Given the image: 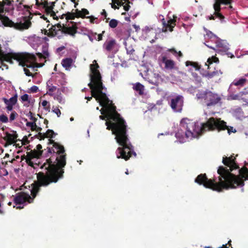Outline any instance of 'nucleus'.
<instances>
[{"mask_svg": "<svg viewBox=\"0 0 248 248\" xmlns=\"http://www.w3.org/2000/svg\"><path fill=\"white\" fill-rule=\"evenodd\" d=\"M49 15H50L51 16L53 17L54 19H58V17L56 16L55 13L53 11H52L51 13H49Z\"/></svg>", "mask_w": 248, "mask_h": 248, "instance_id": "4d7b16f0", "label": "nucleus"}, {"mask_svg": "<svg viewBox=\"0 0 248 248\" xmlns=\"http://www.w3.org/2000/svg\"><path fill=\"white\" fill-rule=\"evenodd\" d=\"M123 0H117V5L119 7V6H124V4L125 2L123 1Z\"/></svg>", "mask_w": 248, "mask_h": 248, "instance_id": "5fc2aeb1", "label": "nucleus"}, {"mask_svg": "<svg viewBox=\"0 0 248 248\" xmlns=\"http://www.w3.org/2000/svg\"><path fill=\"white\" fill-rule=\"evenodd\" d=\"M128 4H126L124 5V9L125 11H128L130 7V6L129 5V3L130 2L128 1Z\"/></svg>", "mask_w": 248, "mask_h": 248, "instance_id": "864d4df0", "label": "nucleus"}, {"mask_svg": "<svg viewBox=\"0 0 248 248\" xmlns=\"http://www.w3.org/2000/svg\"><path fill=\"white\" fill-rule=\"evenodd\" d=\"M17 116L18 114L15 111H13L10 115V121H14Z\"/></svg>", "mask_w": 248, "mask_h": 248, "instance_id": "ea45409f", "label": "nucleus"}, {"mask_svg": "<svg viewBox=\"0 0 248 248\" xmlns=\"http://www.w3.org/2000/svg\"><path fill=\"white\" fill-rule=\"evenodd\" d=\"M63 16H65V18L67 20H73L74 19L75 17H77V12L76 11L75 13L68 12Z\"/></svg>", "mask_w": 248, "mask_h": 248, "instance_id": "c756f323", "label": "nucleus"}, {"mask_svg": "<svg viewBox=\"0 0 248 248\" xmlns=\"http://www.w3.org/2000/svg\"><path fill=\"white\" fill-rule=\"evenodd\" d=\"M206 35L211 39L214 38V41L215 40V37H217L210 31H207Z\"/></svg>", "mask_w": 248, "mask_h": 248, "instance_id": "a18cd8bd", "label": "nucleus"}, {"mask_svg": "<svg viewBox=\"0 0 248 248\" xmlns=\"http://www.w3.org/2000/svg\"><path fill=\"white\" fill-rule=\"evenodd\" d=\"M161 62L165 64V68L167 69H172L174 67L175 62L173 60H168L165 55L161 56Z\"/></svg>", "mask_w": 248, "mask_h": 248, "instance_id": "a211bd4d", "label": "nucleus"}, {"mask_svg": "<svg viewBox=\"0 0 248 248\" xmlns=\"http://www.w3.org/2000/svg\"><path fill=\"white\" fill-rule=\"evenodd\" d=\"M41 32L50 38H53L56 36L57 37L58 35V33L56 32L52 31L51 28H50L48 30H41Z\"/></svg>", "mask_w": 248, "mask_h": 248, "instance_id": "b1692460", "label": "nucleus"}, {"mask_svg": "<svg viewBox=\"0 0 248 248\" xmlns=\"http://www.w3.org/2000/svg\"><path fill=\"white\" fill-rule=\"evenodd\" d=\"M101 15L104 17L105 19H106V22H108L109 20V18L107 17L108 14L105 9L102 10Z\"/></svg>", "mask_w": 248, "mask_h": 248, "instance_id": "a19ab883", "label": "nucleus"}, {"mask_svg": "<svg viewBox=\"0 0 248 248\" xmlns=\"http://www.w3.org/2000/svg\"><path fill=\"white\" fill-rule=\"evenodd\" d=\"M126 49L127 50V53L129 54H132L135 51L134 49L132 48H128L127 47H126Z\"/></svg>", "mask_w": 248, "mask_h": 248, "instance_id": "603ef678", "label": "nucleus"}, {"mask_svg": "<svg viewBox=\"0 0 248 248\" xmlns=\"http://www.w3.org/2000/svg\"><path fill=\"white\" fill-rule=\"evenodd\" d=\"M36 5L38 7H42V8L46 7L48 4V2L46 0H35Z\"/></svg>", "mask_w": 248, "mask_h": 248, "instance_id": "2f4dec72", "label": "nucleus"}, {"mask_svg": "<svg viewBox=\"0 0 248 248\" xmlns=\"http://www.w3.org/2000/svg\"><path fill=\"white\" fill-rule=\"evenodd\" d=\"M25 121H27V119H26ZM36 122H27L26 125L28 127H31V131H34L35 129V128L36 127V124L35 123Z\"/></svg>", "mask_w": 248, "mask_h": 248, "instance_id": "f704fd0d", "label": "nucleus"}, {"mask_svg": "<svg viewBox=\"0 0 248 248\" xmlns=\"http://www.w3.org/2000/svg\"><path fill=\"white\" fill-rule=\"evenodd\" d=\"M57 100L59 101V102H61L62 101V97L61 96L58 95L56 97Z\"/></svg>", "mask_w": 248, "mask_h": 248, "instance_id": "774afa93", "label": "nucleus"}, {"mask_svg": "<svg viewBox=\"0 0 248 248\" xmlns=\"http://www.w3.org/2000/svg\"><path fill=\"white\" fill-rule=\"evenodd\" d=\"M42 146L39 144L36 146V149L31 150L30 152H27V155L22 156V159H23V157H25L26 160V162L30 165V166H33V163L31 161V159L32 158H39L41 155H43L44 150H42Z\"/></svg>", "mask_w": 248, "mask_h": 248, "instance_id": "9b49d317", "label": "nucleus"}, {"mask_svg": "<svg viewBox=\"0 0 248 248\" xmlns=\"http://www.w3.org/2000/svg\"><path fill=\"white\" fill-rule=\"evenodd\" d=\"M21 99L23 102L28 101L29 100V95L27 94H24L21 96Z\"/></svg>", "mask_w": 248, "mask_h": 248, "instance_id": "49530a36", "label": "nucleus"}, {"mask_svg": "<svg viewBox=\"0 0 248 248\" xmlns=\"http://www.w3.org/2000/svg\"><path fill=\"white\" fill-rule=\"evenodd\" d=\"M248 94V91L245 89L243 91L239 92L238 94L234 95L232 98L235 100L244 99V95Z\"/></svg>", "mask_w": 248, "mask_h": 248, "instance_id": "a878e982", "label": "nucleus"}, {"mask_svg": "<svg viewBox=\"0 0 248 248\" xmlns=\"http://www.w3.org/2000/svg\"><path fill=\"white\" fill-rule=\"evenodd\" d=\"M54 6V3L51 2V5H48V3L46 5V7H43V8L45 9L46 13L47 15H49V13H51L52 11H53V9Z\"/></svg>", "mask_w": 248, "mask_h": 248, "instance_id": "7c9ffc66", "label": "nucleus"}, {"mask_svg": "<svg viewBox=\"0 0 248 248\" xmlns=\"http://www.w3.org/2000/svg\"><path fill=\"white\" fill-rule=\"evenodd\" d=\"M87 18H89L90 19V21L91 23L92 24H93L94 23V20L97 19L96 17H94L93 16H87L86 17Z\"/></svg>", "mask_w": 248, "mask_h": 248, "instance_id": "09e8293b", "label": "nucleus"}, {"mask_svg": "<svg viewBox=\"0 0 248 248\" xmlns=\"http://www.w3.org/2000/svg\"><path fill=\"white\" fill-rule=\"evenodd\" d=\"M63 26H64V25L62 26L60 23H57L54 25H52L51 27V29L52 31L59 33V32H58L59 31H62Z\"/></svg>", "mask_w": 248, "mask_h": 248, "instance_id": "cd10ccee", "label": "nucleus"}, {"mask_svg": "<svg viewBox=\"0 0 248 248\" xmlns=\"http://www.w3.org/2000/svg\"><path fill=\"white\" fill-rule=\"evenodd\" d=\"M219 182H216L215 179H208L205 173H201L198 175L195 179V182L200 185H202L205 187L211 189L217 192H221L223 189H231L230 185L226 183L223 179L218 177Z\"/></svg>", "mask_w": 248, "mask_h": 248, "instance_id": "0eeeda50", "label": "nucleus"}, {"mask_svg": "<svg viewBox=\"0 0 248 248\" xmlns=\"http://www.w3.org/2000/svg\"><path fill=\"white\" fill-rule=\"evenodd\" d=\"M1 57L3 61L10 63H13V60H15L19 62V65L23 67L26 66L27 68H34V62L36 60L34 55L28 53H9L2 54Z\"/></svg>", "mask_w": 248, "mask_h": 248, "instance_id": "423d86ee", "label": "nucleus"}, {"mask_svg": "<svg viewBox=\"0 0 248 248\" xmlns=\"http://www.w3.org/2000/svg\"><path fill=\"white\" fill-rule=\"evenodd\" d=\"M17 95H15L13 97H11L9 100H8V101H9V104H11L12 105H15L16 102H17Z\"/></svg>", "mask_w": 248, "mask_h": 248, "instance_id": "4c0bfd02", "label": "nucleus"}, {"mask_svg": "<svg viewBox=\"0 0 248 248\" xmlns=\"http://www.w3.org/2000/svg\"><path fill=\"white\" fill-rule=\"evenodd\" d=\"M35 130L39 133L42 130V128L36 125Z\"/></svg>", "mask_w": 248, "mask_h": 248, "instance_id": "0e129e2a", "label": "nucleus"}, {"mask_svg": "<svg viewBox=\"0 0 248 248\" xmlns=\"http://www.w3.org/2000/svg\"><path fill=\"white\" fill-rule=\"evenodd\" d=\"M73 63V60L71 58H67L64 59L62 61V66L67 69L71 67Z\"/></svg>", "mask_w": 248, "mask_h": 248, "instance_id": "393cba45", "label": "nucleus"}, {"mask_svg": "<svg viewBox=\"0 0 248 248\" xmlns=\"http://www.w3.org/2000/svg\"><path fill=\"white\" fill-rule=\"evenodd\" d=\"M180 126V129L175 134L177 138L184 139L186 137L192 139L196 137L200 131L202 132L201 127H199L195 122L186 118L182 119Z\"/></svg>", "mask_w": 248, "mask_h": 248, "instance_id": "39448f33", "label": "nucleus"}, {"mask_svg": "<svg viewBox=\"0 0 248 248\" xmlns=\"http://www.w3.org/2000/svg\"><path fill=\"white\" fill-rule=\"evenodd\" d=\"M91 82L88 84L92 89V96L96 99L100 105L106 108L105 115H100L99 118L108 121L105 124L108 130H111L112 134L115 135L117 142L121 146L117 148L116 154L117 158H122L128 160L136 153L134 151V147L130 143L127 134L126 123L121 115L116 111V107L110 100L106 93L103 92L106 88L103 86L101 76L97 69L98 64H91Z\"/></svg>", "mask_w": 248, "mask_h": 248, "instance_id": "f257e3e1", "label": "nucleus"}, {"mask_svg": "<svg viewBox=\"0 0 248 248\" xmlns=\"http://www.w3.org/2000/svg\"><path fill=\"white\" fill-rule=\"evenodd\" d=\"M222 74V73L220 71V70H216L213 72H207L206 74V77H208V78H212L214 77L219 76L220 74Z\"/></svg>", "mask_w": 248, "mask_h": 248, "instance_id": "c85d7f7f", "label": "nucleus"}, {"mask_svg": "<svg viewBox=\"0 0 248 248\" xmlns=\"http://www.w3.org/2000/svg\"><path fill=\"white\" fill-rule=\"evenodd\" d=\"M28 116H30V119L32 120L33 122H36L37 120V118L32 116V113L31 111H30L29 115Z\"/></svg>", "mask_w": 248, "mask_h": 248, "instance_id": "6e6d98bb", "label": "nucleus"}, {"mask_svg": "<svg viewBox=\"0 0 248 248\" xmlns=\"http://www.w3.org/2000/svg\"><path fill=\"white\" fill-rule=\"evenodd\" d=\"M57 135V134L55 133L53 130L48 129L45 133H42L41 132L38 133V138L40 140H42L46 138H52Z\"/></svg>", "mask_w": 248, "mask_h": 248, "instance_id": "6ab92c4d", "label": "nucleus"}, {"mask_svg": "<svg viewBox=\"0 0 248 248\" xmlns=\"http://www.w3.org/2000/svg\"><path fill=\"white\" fill-rule=\"evenodd\" d=\"M196 97L198 99L203 100L208 107L216 105L221 99L218 94L207 90L199 91Z\"/></svg>", "mask_w": 248, "mask_h": 248, "instance_id": "1a4fd4ad", "label": "nucleus"}, {"mask_svg": "<svg viewBox=\"0 0 248 248\" xmlns=\"http://www.w3.org/2000/svg\"><path fill=\"white\" fill-rule=\"evenodd\" d=\"M227 128L226 122L220 118L211 117L205 123H203L201 130L202 132L207 131H215L218 132L225 130Z\"/></svg>", "mask_w": 248, "mask_h": 248, "instance_id": "6e6552de", "label": "nucleus"}, {"mask_svg": "<svg viewBox=\"0 0 248 248\" xmlns=\"http://www.w3.org/2000/svg\"><path fill=\"white\" fill-rule=\"evenodd\" d=\"M218 62V59L215 56H213L211 58H209L207 61V62L208 63V68H209V65L212 64L213 62Z\"/></svg>", "mask_w": 248, "mask_h": 248, "instance_id": "72a5a7b5", "label": "nucleus"}, {"mask_svg": "<svg viewBox=\"0 0 248 248\" xmlns=\"http://www.w3.org/2000/svg\"><path fill=\"white\" fill-rule=\"evenodd\" d=\"M53 112L56 114L57 116L59 117L61 114V112L58 108H56L52 110Z\"/></svg>", "mask_w": 248, "mask_h": 248, "instance_id": "de8ad7c7", "label": "nucleus"}, {"mask_svg": "<svg viewBox=\"0 0 248 248\" xmlns=\"http://www.w3.org/2000/svg\"><path fill=\"white\" fill-rule=\"evenodd\" d=\"M64 48H65V47L64 46H62L58 47L57 49V52H60V51H62V50H63Z\"/></svg>", "mask_w": 248, "mask_h": 248, "instance_id": "e2e57ef3", "label": "nucleus"}, {"mask_svg": "<svg viewBox=\"0 0 248 248\" xmlns=\"http://www.w3.org/2000/svg\"><path fill=\"white\" fill-rule=\"evenodd\" d=\"M116 41L114 39L107 41L103 45V48L108 51H110L116 45Z\"/></svg>", "mask_w": 248, "mask_h": 248, "instance_id": "aec40b11", "label": "nucleus"}, {"mask_svg": "<svg viewBox=\"0 0 248 248\" xmlns=\"http://www.w3.org/2000/svg\"><path fill=\"white\" fill-rule=\"evenodd\" d=\"M47 104H48V102L46 100H44L42 102V105L45 108V109H46V106Z\"/></svg>", "mask_w": 248, "mask_h": 248, "instance_id": "680f3d73", "label": "nucleus"}, {"mask_svg": "<svg viewBox=\"0 0 248 248\" xmlns=\"http://www.w3.org/2000/svg\"><path fill=\"white\" fill-rule=\"evenodd\" d=\"M160 18L161 19L163 28L162 31L164 32H167L168 31H172L173 28L176 25V18L175 16H173V19H170L167 22L165 20L163 16H159Z\"/></svg>", "mask_w": 248, "mask_h": 248, "instance_id": "2eb2a0df", "label": "nucleus"}, {"mask_svg": "<svg viewBox=\"0 0 248 248\" xmlns=\"http://www.w3.org/2000/svg\"><path fill=\"white\" fill-rule=\"evenodd\" d=\"M247 81L248 79L246 78H242L239 79H236L234 80L233 81L232 83V85H233L236 86L243 87L246 84Z\"/></svg>", "mask_w": 248, "mask_h": 248, "instance_id": "5701e85b", "label": "nucleus"}, {"mask_svg": "<svg viewBox=\"0 0 248 248\" xmlns=\"http://www.w3.org/2000/svg\"><path fill=\"white\" fill-rule=\"evenodd\" d=\"M25 67V66L24 67V71L26 75L28 77H33L32 73L30 72V70Z\"/></svg>", "mask_w": 248, "mask_h": 248, "instance_id": "c03bdc74", "label": "nucleus"}, {"mask_svg": "<svg viewBox=\"0 0 248 248\" xmlns=\"http://www.w3.org/2000/svg\"><path fill=\"white\" fill-rule=\"evenodd\" d=\"M168 51L171 52L174 55H175L177 53V51L174 48L169 49Z\"/></svg>", "mask_w": 248, "mask_h": 248, "instance_id": "13d9d810", "label": "nucleus"}, {"mask_svg": "<svg viewBox=\"0 0 248 248\" xmlns=\"http://www.w3.org/2000/svg\"><path fill=\"white\" fill-rule=\"evenodd\" d=\"M226 130H227L228 133L230 135L231 133H235L236 130L235 129H233V127L232 126H227V128Z\"/></svg>", "mask_w": 248, "mask_h": 248, "instance_id": "37998d69", "label": "nucleus"}, {"mask_svg": "<svg viewBox=\"0 0 248 248\" xmlns=\"http://www.w3.org/2000/svg\"><path fill=\"white\" fill-rule=\"evenodd\" d=\"M75 11L77 12V18H86L87 16H86L89 15V11L85 8H82L81 10H79L78 9H77Z\"/></svg>", "mask_w": 248, "mask_h": 248, "instance_id": "412c9836", "label": "nucleus"}, {"mask_svg": "<svg viewBox=\"0 0 248 248\" xmlns=\"http://www.w3.org/2000/svg\"><path fill=\"white\" fill-rule=\"evenodd\" d=\"M233 0H215L213 4V8L215 10L214 15L219 18L221 20L224 19V16L220 13L221 11V5H228L231 4Z\"/></svg>", "mask_w": 248, "mask_h": 248, "instance_id": "ddd939ff", "label": "nucleus"}, {"mask_svg": "<svg viewBox=\"0 0 248 248\" xmlns=\"http://www.w3.org/2000/svg\"><path fill=\"white\" fill-rule=\"evenodd\" d=\"M118 24V21L115 19H111L109 22V26L111 28H115Z\"/></svg>", "mask_w": 248, "mask_h": 248, "instance_id": "c9c22d12", "label": "nucleus"}, {"mask_svg": "<svg viewBox=\"0 0 248 248\" xmlns=\"http://www.w3.org/2000/svg\"><path fill=\"white\" fill-rule=\"evenodd\" d=\"M48 141V144H52V147H47L46 153L44 155L45 157L49 156V158L41 166L40 168L44 170V171L37 173L38 183L35 185L32 191L34 197L39 190L40 186H47L63 177L64 171L63 168L66 163L64 147L52 139Z\"/></svg>", "mask_w": 248, "mask_h": 248, "instance_id": "f03ea898", "label": "nucleus"}, {"mask_svg": "<svg viewBox=\"0 0 248 248\" xmlns=\"http://www.w3.org/2000/svg\"><path fill=\"white\" fill-rule=\"evenodd\" d=\"M38 90V88L36 86H33L30 89L31 92L33 93H36L37 92Z\"/></svg>", "mask_w": 248, "mask_h": 248, "instance_id": "8fccbe9b", "label": "nucleus"}, {"mask_svg": "<svg viewBox=\"0 0 248 248\" xmlns=\"http://www.w3.org/2000/svg\"><path fill=\"white\" fill-rule=\"evenodd\" d=\"M222 163L225 167L219 166L217 171L220 178L230 185L231 189L243 186L244 181L248 179V169L245 167L239 169L233 155L223 157Z\"/></svg>", "mask_w": 248, "mask_h": 248, "instance_id": "7ed1b4c3", "label": "nucleus"}, {"mask_svg": "<svg viewBox=\"0 0 248 248\" xmlns=\"http://www.w3.org/2000/svg\"><path fill=\"white\" fill-rule=\"evenodd\" d=\"M214 41L216 44L215 47L210 46L208 45H206V46L208 47L216 50L217 53H219V52H225L228 50L229 48V44L226 41L221 40L218 37H215Z\"/></svg>", "mask_w": 248, "mask_h": 248, "instance_id": "4468645a", "label": "nucleus"}, {"mask_svg": "<svg viewBox=\"0 0 248 248\" xmlns=\"http://www.w3.org/2000/svg\"><path fill=\"white\" fill-rule=\"evenodd\" d=\"M13 134H10L8 132L5 133L6 136L3 138V139L6 141L5 147L16 142V139L18 137L16 132L13 131Z\"/></svg>", "mask_w": 248, "mask_h": 248, "instance_id": "f3484780", "label": "nucleus"}, {"mask_svg": "<svg viewBox=\"0 0 248 248\" xmlns=\"http://www.w3.org/2000/svg\"><path fill=\"white\" fill-rule=\"evenodd\" d=\"M57 38L61 39L63 36V34H67L74 37L77 32V27L76 25H72L71 27H63L62 31H59Z\"/></svg>", "mask_w": 248, "mask_h": 248, "instance_id": "dca6fc26", "label": "nucleus"}, {"mask_svg": "<svg viewBox=\"0 0 248 248\" xmlns=\"http://www.w3.org/2000/svg\"><path fill=\"white\" fill-rule=\"evenodd\" d=\"M215 17L213 15H211L210 16L208 17V19L209 20H215Z\"/></svg>", "mask_w": 248, "mask_h": 248, "instance_id": "69168bd1", "label": "nucleus"}, {"mask_svg": "<svg viewBox=\"0 0 248 248\" xmlns=\"http://www.w3.org/2000/svg\"><path fill=\"white\" fill-rule=\"evenodd\" d=\"M105 109H103L102 108L101 110H100V112H101V113L102 114V115H104L105 114H106V108H104Z\"/></svg>", "mask_w": 248, "mask_h": 248, "instance_id": "338daca9", "label": "nucleus"}, {"mask_svg": "<svg viewBox=\"0 0 248 248\" xmlns=\"http://www.w3.org/2000/svg\"><path fill=\"white\" fill-rule=\"evenodd\" d=\"M117 2L116 0H112V2L111 3V8L114 10L118 9L119 8V7L117 6V5H116V4H117Z\"/></svg>", "mask_w": 248, "mask_h": 248, "instance_id": "79ce46f5", "label": "nucleus"}, {"mask_svg": "<svg viewBox=\"0 0 248 248\" xmlns=\"http://www.w3.org/2000/svg\"><path fill=\"white\" fill-rule=\"evenodd\" d=\"M14 0H3L2 1H0V20H1L2 24L6 27H13L15 29L18 30H23L28 29L31 25V20L32 18L33 14L30 11L32 6H29L28 5H23V6L25 9H26V12L29 14V16L24 17V23H15L11 20H10L7 16L2 15L1 14L3 13L4 11H9V10L14 9L13 5L12 3Z\"/></svg>", "mask_w": 248, "mask_h": 248, "instance_id": "20e7f679", "label": "nucleus"}, {"mask_svg": "<svg viewBox=\"0 0 248 248\" xmlns=\"http://www.w3.org/2000/svg\"><path fill=\"white\" fill-rule=\"evenodd\" d=\"M38 183V180L36 182H35L33 184H32V189L31 190V195L32 197V198L28 194H26L24 192H21L17 194L14 198V202L17 205V204H23L26 202H28L29 203H31L32 202L33 199L36 196L38 192L40 190V189H39V190L36 192L35 196H33V194L32 193V191H33V188L34 187V186L35 184H37ZM41 186L39 187V188H40Z\"/></svg>", "mask_w": 248, "mask_h": 248, "instance_id": "9d476101", "label": "nucleus"}, {"mask_svg": "<svg viewBox=\"0 0 248 248\" xmlns=\"http://www.w3.org/2000/svg\"><path fill=\"white\" fill-rule=\"evenodd\" d=\"M3 100L5 104L7 105L6 107L7 109L9 111H11L13 109V105L9 104V101H8V99L6 98H3Z\"/></svg>", "mask_w": 248, "mask_h": 248, "instance_id": "e433bc0d", "label": "nucleus"}, {"mask_svg": "<svg viewBox=\"0 0 248 248\" xmlns=\"http://www.w3.org/2000/svg\"><path fill=\"white\" fill-rule=\"evenodd\" d=\"M133 89L138 92L140 95L144 94V87L140 82L136 83L133 87Z\"/></svg>", "mask_w": 248, "mask_h": 248, "instance_id": "4be33fe9", "label": "nucleus"}, {"mask_svg": "<svg viewBox=\"0 0 248 248\" xmlns=\"http://www.w3.org/2000/svg\"><path fill=\"white\" fill-rule=\"evenodd\" d=\"M105 31H103L101 33H100V34H99L98 35L97 38L96 39V40L97 41H101V40H102V39H103V34L105 33Z\"/></svg>", "mask_w": 248, "mask_h": 248, "instance_id": "3c124183", "label": "nucleus"}, {"mask_svg": "<svg viewBox=\"0 0 248 248\" xmlns=\"http://www.w3.org/2000/svg\"><path fill=\"white\" fill-rule=\"evenodd\" d=\"M25 142H26L27 143H28L29 142V141L28 140V138H27V136L24 137V138L23 139V141H22V144L25 145L26 144Z\"/></svg>", "mask_w": 248, "mask_h": 248, "instance_id": "bf43d9fd", "label": "nucleus"}, {"mask_svg": "<svg viewBox=\"0 0 248 248\" xmlns=\"http://www.w3.org/2000/svg\"><path fill=\"white\" fill-rule=\"evenodd\" d=\"M43 52L44 54V58H46V57H48L49 56V53L48 52L47 50H43Z\"/></svg>", "mask_w": 248, "mask_h": 248, "instance_id": "052dcab7", "label": "nucleus"}, {"mask_svg": "<svg viewBox=\"0 0 248 248\" xmlns=\"http://www.w3.org/2000/svg\"><path fill=\"white\" fill-rule=\"evenodd\" d=\"M170 107L175 112H181L184 105V97L181 95L173 97L170 99Z\"/></svg>", "mask_w": 248, "mask_h": 248, "instance_id": "f8f14e48", "label": "nucleus"}, {"mask_svg": "<svg viewBox=\"0 0 248 248\" xmlns=\"http://www.w3.org/2000/svg\"><path fill=\"white\" fill-rule=\"evenodd\" d=\"M186 65L187 66H189V65L192 66L193 67H194L196 70H199L200 68L199 64L197 62H193L187 61L186 62Z\"/></svg>", "mask_w": 248, "mask_h": 248, "instance_id": "473e14b6", "label": "nucleus"}, {"mask_svg": "<svg viewBox=\"0 0 248 248\" xmlns=\"http://www.w3.org/2000/svg\"><path fill=\"white\" fill-rule=\"evenodd\" d=\"M0 122L3 123H7L8 122V118L7 116L4 114L0 115Z\"/></svg>", "mask_w": 248, "mask_h": 248, "instance_id": "58836bf2", "label": "nucleus"}, {"mask_svg": "<svg viewBox=\"0 0 248 248\" xmlns=\"http://www.w3.org/2000/svg\"><path fill=\"white\" fill-rule=\"evenodd\" d=\"M47 89L48 90V91L47 92V93L51 96H53V92H55L57 90L58 91H59V89H57L56 86H53L52 84L51 85H49L47 84Z\"/></svg>", "mask_w": 248, "mask_h": 248, "instance_id": "bb28decb", "label": "nucleus"}]
</instances>
